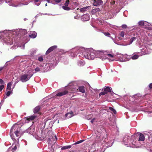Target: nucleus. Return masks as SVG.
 <instances>
[{"mask_svg":"<svg viewBox=\"0 0 152 152\" xmlns=\"http://www.w3.org/2000/svg\"><path fill=\"white\" fill-rule=\"evenodd\" d=\"M21 130L20 127L18 124H15L12 126L10 130V135L13 140H16L15 139L14 137L13 132V130L15 131L14 133L16 137H20L21 136Z\"/></svg>","mask_w":152,"mask_h":152,"instance_id":"obj_1","label":"nucleus"},{"mask_svg":"<svg viewBox=\"0 0 152 152\" xmlns=\"http://www.w3.org/2000/svg\"><path fill=\"white\" fill-rule=\"evenodd\" d=\"M73 83H69L67 85V90H71L72 92H75L79 89V91L84 93H85V87L83 86H80L77 88V87L74 85Z\"/></svg>","mask_w":152,"mask_h":152,"instance_id":"obj_2","label":"nucleus"},{"mask_svg":"<svg viewBox=\"0 0 152 152\" xmlns=\"http://www.w3.org/2000/svg\"><path fill=\"white\" fill-rule=\"evenodd\" d=\"M33 75L32 73L23 74L20 76V80L22 82H26L29 80Z\"/></svg>","mask_w":152,"mask_h":152,"instance_id":"obj_3","label":"nucleus"},{"mask_svg":"<svg viewBox=\"0 0 152 152\" xmlns=\"http://www.w3.org/2000/svg\"><path fill=\"white\" fill-rule=\"evenodd\" d=\"M53 135L51 137L49 138L48 140V143L50 145L52 144V145L53 144H54L56 142L57 140V137L56 135L53 134Z\"/></svg>","mask_w":152,"mask_h":152,"instance_id":"obj_4","label":"nucleus"},{"mask_svg":"<svg viewBox=\"0 0 152 152\" xmlns=\"http://www.w3.org/2000/svg\"><path fill=\"white\" fill-rule=\"evenodd\" d=\"M69 0H67V11L70 10H73L75 8V5H77V3H72L71 4H69Z\"/></svg>","mask_w":152,"mask_h":152,"instance_id":"obj_5","label":"nucleus"},{"mask_svg":"<svg viewBox=\"0 0 152 152\" xmlns=\"http://www.w3.org/2000/svg\"><path fill=\"white\" fill-rule=\"evenodd\" d=\"M90 19V15L88 14L83 15L81 17V19L83 21H87Z\"/></svg>","mask_w":152,"mask_h":152,"instance_id":"obj_6","label":"nucleus"},{"mask_svg":"<svg viewBox=\"0 0 152 152\" xmlns=\"http://www.w3.org/2000/svg\"><path fill=\"white\" fill-rule=\"evenodd\" d=\"M102 4L103 1L101 0H94L93 5L94 6L102 5Z\"/></svg>","mask_w":152,"mask_h":152,"instance_id":"obj_7","label":"nucleus"},{"mask_svg":"<svg viewBox=\"0 0 152 152\" xmlns=\"http://www.w3.org/2000/svg\"><path fill=\"white\" fill-rule=\"evenodd\" d=\"M53 122L52 121L51 119H48L46 120L45 123V125L48 126L49 127H51L52 126Z\"/></svg>","mask_w":152,"mask_h":152,"instance_id":"obj_8","label":"nucleus"},{"mask_svg":"<svg viewBox=\"0 0 152 152\" xmlns=\"http://www.w3.org/2000/svg\"><path fill=\"white\" fill-rule=\"evenodd\" d=\"M57 46L54 45L50 48L46 52V54L48 55L57 48Z\"/></svg>","mask_w":152,"mask_h":152,"instance_id":"obj_9","label":"nucleus"},{"mask_svg":"<svg viewBox=\"0 0 152 152\" xmlns=\"http://www.w3.org/2000/svg\"><path fill=\"white\" fill-rule=\"evenodd\" d=\"M66 94V91L65 90L63 91H61L57 93L56 95V96L60 97L63 95Z\"/></svg>","mask_w":152,"mask_h":152,"instance_id":"obj_10","label":"nucleus"},{"mask_svg":"<svg viewBox=\"0 0 152 152\" xmlns=\"http://www.w3.org/2000/svg\"><path fill=\"white\" fill-rule=\"evenodd\" d=\"M6 42L8 44L11 45L13 44V42L12 38H9L8 37L6 39Z\"/></svg>","mask_w":152,"mask_h":152,"instance_id":"obj_11","label":"nucleus"},{"mask_svg":"<svg viewBox=\"0 0 152 152\" xmlns=\"http://www.w3.org/2000/svg\"><path fill=\"white\" fill-rule=\"evenodd\" d=\"M40 109V107L39 106H37L33 110V112L34 113H39V112Z\"/></svg>","mask_w":152,"mask_h":152,"instance_id":"obj_12","label":"nucleus"},{"mask_svg":"<svg viewBox=\"0 0 152 152\" xmlns=\"http://www.w3.org/2000/svg\"><path fill=\"white\" fill-rule=\"evenodd\" d=\"M88 8H90V7L87 6L86 7H83V8L80 9V12H83L86 11H87V10H88Z\"/></svg>","mask_w":152,"mask_h":152,"instance_id":"obj_13","label":"nucleus"},{"mask_svg":"<svg viewBox=\"0 0 152 152\" xmlns=\"http://www.w3.org/2000/svg\"><path fill=\"white\" fill-rule=\"evenodd\" d=\"M37 117L35 115H33L26 118V120L28 121H32L34 120Z\"/></svg>","mask_w":152,"mask_h":152,"instance_id":"obj_14","label":"nucleus"},{"mask_svg":"<svg viewBox=\"0 0 152 152\" xmlns=\"http://www.w3.org/2000/svg\"><path fill=\"white\" fill-rule=\"evenodd\" d=\"M37 36V33L35 31H33L32 34L29 35V37L32 38H36Z\"/></svg>","mask_w":152,"mask_h":152,"instance_id":"obj_15","label":"nucleus"},{"mask_svg":"<svg viewBox=\"0 0 152 152\" xmlns=\"http://www.w3.org/2000/svg\"><path fill=\"white\" fill-rule=\"evenodd\" d=\"M140 134L139 138L138 140L142 141H144L145 140V137L143 134L141 133H140Z\"/></svg>","mask_w":152,"mask_h":152,"instance_id":"obj_16","label":"nucleus"},{"mask_svg":"<svg viewBox=\"0 0 152 152\" xmlns=\"http://www.w3.org/2000/svg\"><path fill=\"white\" fill-rule=\"evenodd\" d=\"M91 52L90 51H89L88 52H86V55H87V58L88 59L91 58V56H93V55L91 54ZM92 54L93 53H92Z\"/></svg>","mask_w":152,"mask_h":152,"instance_id":"obj_17","label":"nucleus"},{"mask_svg":"<svg viewBox=\"0 0 152 152\" xmlns=\"http://www.w3.org/2000/svg\"><path fill=\"white\" fill-rule=\"evenodd\" d=\"M74 116V114L72 111L67 113V118H70Z\"/></svg>","mask_w":152,"mask_h":152,"instance_id":"obj_18","label":"nucleus"},{"mask_svg":"<svg viewBox=\"0 0 152 152\" xmlns=\"http://www.w3.org/2000/svg\"><path fill=\"white\" fill-rule=\"evenodd\" d=\"M104 91H106L107 94L108 92H111V90L110 89V87H109L108 86L106 87L105 88H104Z\"/></svg>","mask_w":152,"mask_h":152,"instance_id":"obj_19","label":"nucleus"},{"mask_svg":"<svg viewBox=\"0 0 152 152\" xmlns=\"http://www.w3.org/2000/svg\"><path fill=\"white\" fill-rule=\"evenodd\" d=\"M136 39V37H133L131 38L129 40V43L127 45H129L132 44L134 41Z\"/></svg>","mask_w":152,"mask_h":152,"instance_id":"obj_20","label":"nucleus"},{"mask_svg":"<svg viewBox=\"0 0 152 152\" xmlns=\"http://www.w3.org/2000/svg\"><path fill=\"white\" fill-rule=\"evenodd\" d=\"M12 83L10 82L9 83H8L7 87V90H10L11 89V86L12 85Z\"/></svg>","mask_w":152,"mask_h":152,"instance_id":"obj_21","label":"nucleus"},{"mask_svg":"<svg viewBox=\"0 0 152 152\" xmlns=\"http://www.w3.org/2000/svg\"><path fill=\"white\" fill-rule=\"evenodd\" d=\"M109 109L112 111L114 114H116V111L113 108H112L111 107H109Z\"/></svg>","mask_w":152,"mask_h":152,"instance_id":"obj_22","label":"nucleus"},{"mask_svg":"<svg viewBox=\"0 0 152 152\" xmlns=\"http://www.w3.org/2000/svg\"><path fill=\"white\" fill-rule=\"evenodd\" d=\"M78 65L80 66H83L85 64V62L84 61H80L78 62Z\"/></svg>","mask_w":152,"mask_h":152,"instance_id":"obj_23","label":"nucleus"},{"mask_svg":"<svg viewBox=\"0 0 152 152\" xmlns=\"http://www.w3.org/2000/svg\"><path fill=\"white\" fill-rule=\"evenodd\" d=\"M138 57H139V56L138 55H134V56H132L131 57V58H132V59L135 60V59H137Z\"/></svg>","mask_w":152,"mask_h":152,"instance_id":"obj_24","label":"nucleus"},{"mask_svg":"<svg viewBox=\"0 0 152 152\" xmlns=\"http://www.w3.org/2000/svg\"><path fill=\"white\" fill-rule=\"evenodd\" d=\"M33 130H34V129L30 128L29 129H28L27 132H28L29 131V133L31 134H33V133L31 131Z\"/></svg>","mask_w":152,"mask_h":152,"instance_id":"obj_25","label":"nucleus"},{"mask_svg":"<svg viewBox=\"0 0 152 152\" xmlns=\"http://www.w3.org/2000/svg\"><path fill=\"white\" fill-rule=\"evenodd\" d=\"M104 34L105 36L109 37L113 39V38L112 37H111L110 36V34L109 32H105L104 33Z\"/></svg>","mask_w":152,"mask_h":152,"instance_id":"obj_26","label":"nucleus"},{"mask_svg":"<svg viewBox=\"0 0 152 152\" xmlns=\"http://www.w3.org/2000/svg\"><path fill=\"white\" fill-rule=\"evenodd\" d=\"M107 94V93L106 91H104L103 92L100 93L99 94V96H100L102 95H104Z\"/></svg>","mask_w":152,"mask_h":152,"instance_id":"obj_27","label":"nucleus"},{"mask_svg":"<svg viewBox=\"0 0 152 152\" xmlns=\"http://www.w3.org/2000/svg\"><path fill=\"white\" fill-rule=\"evenodd\" d=\"M65 6H63L62 8L65 10H66V1L64 4Z\"/></svg>","mask_w":152,"mask_h":152,"instance_id":"obj_28","label":"nucleus"},{"mask_svg":"<svg viewBox=\"0 0 152 152\" xmlns=\"http://www.w3.org/2000/svg\"><path fill=\"white\" fill-rule=\"evenodd\" d=\"M84 141V140H80L76 142L75 143L73 144V145H77L81 142H82Z\"/></svg>","mask_w":152,"mask_h":152,"instance_id":"obj_29","label":"nucleus"},{"mask_svg":"<svg viewBox=\"0 0 152 152\" xmlns=\"http://www.w3.org/2000/svg\"><path fill=\"white\" fill-rule=\"evenodd\" d=\"M99 54L101 55H103L104 52L102 51H98L97 52V54Z\"/></svg>","mask_w":152,"mask_h":152,"instance_id":"obj_30","label":"nucleus"},{"mask_svg":"<svg viewBox=\"0 0 152 152\" xmlns=\"http://www.w3.org/2000/svg\"><path fill=\"white\" fill-rule=\"evenodd\" d=\"M139 24L140 26H143L144 25V22L143 21H141L139 22Z\"/></svg>","mask_w":152,"mask_h":152,"instance_id":"obj_31","label":"nucleus"},{"mask_svg":"<svg viewBox=\"0 0 152 152\" xmlns=\"http://www.w3.org/2000/svg\"><path fill=\"white\" fill-rule=\"evenodd\" d=\"M38 60L39 61H40V62H42L43 61V58L42 56H41V57H39L38 58Z\"/></svg>","mask_w":152,"mask_h":152,"instance_id":"obj_32","label":"nucleus"},{"mask_svg":"<svg viewBox=\"0 0 152 152\" xmlns=\"http://www.w3.org/2000/svg\"><path fill=\"white\" fill-rule=\"evenodd\" d=\"M12 91H7L6 94L7 96H9L10 95Z\"/></svg>","mask_w":152,"mask_h":152,"instance_id":"obj_33","label":"nucleus"},{"mask_svg":"<svg viewBox=\"0 0 152 152\" xmlns=\"http://www.w3.org/2000/svg\"><path fill=\"white\" fill-rule=\"evenodd\" d=\"M91 12L92 14H94L96 12L94 9L92 10Z\"/></svg>","mask_w":152,"mask_h":152,"instance_id":"obj_34","label":"nucleus"},{"mask_svg":"<svg viewBox=\"0 0 152 152\" xmlns=\"http://www.w3.org/2000/svg\"><path fill=\"white\" fill-rule=\"evenodd\" d=\"M121 36L123 37L124 35V31H121L120 33Z\"/></svg>","mask_w":152,"mask_h":152,"instance_id":"obj_35","label":"nucleus"},{"mask_svg":"<svg viewBox=\"0 0 152 152\" xmlns=\"http://www.w3.org/2000/svg\"><path fill=\"white\" fill-rule=\"evenodd\" d=\"M4 88V85H1L0 86V92Z\"/></svg>","mask_w":152,"mask_h":152,"instance_id":"obj_36","label":"nucleus"},{"mask_svg":"<svg viewBox=\"0 0 152 152\" xmlns=\"http://www.w3.org/2000/svg\"><path fill=\"white\" fill-rule=\"evenodd\" d=\"M121 27L123 28H126L127 27V26L125 24H123L122 25Z\"/></svg>","mask_w":152,"mask_h":152,"instance_id":"obj_37","label":"nucleus"},{"mask_svg":"<svg viewBox=\"0 0 152 152\" xmlns=\"http://www.w3.org/2000/svg\"><path fill=\"white\" fill-rule=\"evenodd\" d=\"M35 70L36 72H39L40 71V70L39 67H37L35 68Z\"/></svg>","mask_w":152,"mask_h":152,"instance_id":"obj_38","label":"nucleus"},{"mask_svg":"<svg viewBox=\"0 0 152 152\" xmlns=\"http://www.w3.org/2000/svg\"><path fill=\"white\" fill-rule=\"evenodd\" d=\"M96 12H97L100 11V10L99 8H96L94 9Z\"/></svg>","mask_w":152,"mask_h":152,"instance_id":"obj_39","label":"nucleus"},{"mask_svg":"<svg viewBox=\"0 0 152 152\" xmlns=\"http://www.w3.org/2000/svg\"><path fill=\"white\" fill-rule=\"evenodd\" d=\"M0 83L1 84H3L4 83V81L1 79L0 78Z\"/></svg>","mask_w":152,"mask_h":152,"instance_id":"obj_40","label":"nucleus"},{"mask_svg":"<svg viewBox=\"0 0 152 152\" xmlns=\"http://www.w3.org/2000/svg\"><path fill=\"white\" fill-rule=\"evenodd\" d=\"M107 56L108 57H113L114 56L113 55L111 54H108Z\"/></svg>","mask_w":152,"mask_h":152,"instance_id":"obj_41","label":"nucleus"},{"mask_svg":"<svg viewBox=\"0 0 152 152\" xmlns=\"http://www.w3.org/2000/svg\"><path fill=\"white\" fill-rule=\"evenodd\" d=\"M66 149V146H64L61 148V149L62 150Z\"/></svg>","mask_w":152,"mask_h":152,"instance_id":"obj_42","label":"nucleus"},{"mask_svg":"<svg viewBox=\"0 0 152 152\" xmlns=\"http://www.w3.org/2000/svg\"><path fill=\"white\" fill-rule=\"evenodd\" d=\"M17 146H16V145H15V146L12 148V149L14 150L15 151L16 150V149H17Z\"/></svg>","mask_w":152,"mask_h":152,"instance_id":"obj_43","label":"nucleus"},{"mask_svg":"<svg viewBox=\"0 0 152 152\" xmlns=\"http://www.w3.org/2000/svg\"><path fill=\"white\" fill-rule=\"evenodd\" d=\"M149 88H150V89L152 88V83L149 84Z\"/></svg>","mask_w":152,"mask_h":152,"instance_id":"obj_44","label":"nucleus"},{"mask_svg":"<svg viewBox=\"0 0 152 152\" xmlns=\"http://www.w3.org/2000/svg\"><path fill=\"white\" fill-rule=\"evenodd\" d=\"M67 145V149L71 148V145Z\"/></svg>","mask_w":152,"mask_h":152,"instance_id":"obj_45","label":"nucleus"},{"mask_svg":"<svg viewBox=\"0 0 152 152\" xmlns=\"http://www.w3.org/2000/svg\"><path fill=\"white\" fill-rule=\"evenodd\" d=\"M61 1V0H55V1L57 3L60 2Z\"/></svg>","mask_w":152,"mask_h":152,"instance_id":"obj_46","label":"nucleus"},{"mask_svg":"<svg viewBox=\"0 0 152 152\" xmlns=\"http://www.w3.org/2000/svg\"><path fill=\"white\" fill-rule=\"evenodd\" d=\"M4 68V67H0V72Z\"/></svg>","mask_w":152,"mask_h":152,"instance_id":"obj_47","label":"nucleus"},{"mask_svg":"<svg viewBox=\"0 0 152 152\" xmlns=\"http://www.w3.org/2000/svg\"><path fill=\"white\" fill-rule=\"evenodd\" d=\"M115 1H113V2H111V4H114L115 3Z\"/></svg>","mask_w":152,"mask_h":152,"instance_id":"obj_48","label":"nucleus"},{"mask_svg":"<svg viewBox=\"0 0 152 152\" xmlns=\"http://www.w3.org/2000/svg\"><path fill=\"white\" fill-rule=\"evenodd\" d=\"M94 119H93L91 121V122L92 123H93V122H94Z\"/></svg>","mask_w":152,"mask_h":152,"instance_id":"obj_49","label":"nucleus"},{"mask_svg":"<svg viewBox=\"0 0 152 152\" xmlns=\"http://www.w3.org/2000/svg\"><path fill=\"white\" fill-rule=\"evenodd\" d=\"M6 2H9L11 0H5Z\"/></svg>","mask_w":152,"mask_h":152,"instance_id":"obj_50","label":"nucleus"},{"mask_svg":"<svg viewBox=\"0 0 152 152\" xmlns=\"http://www.w3.org/2000/svg\"><path fill=\"white\" fill-rule=\"evenodd\" d=\"M72 51H73V52H74L75 51H76V50L75 49H73L72 50Z\"/></svg>","mask_w":152,"mask_h":152,"instance_id":"obj_51","label":"nucleus"},{"mask_svg":"<svg viewBox=\"0 0 152 152\" xmlns=\"http://www.w3.org/2000/svg\"><path fill=\"white\" fill-rule=\"evenodd\" d=\"M7 98V96H6L5 95L4 96L3 98V99H5Z\"/></svg>","mask_w":152,"mask_h":152,"instance_id":"obj_52","label":"nucleus"},{"mask_svg":"<svg viewBox=\"0 0 152 152\" xmlns=\"http://www.w3.org/2000/svg\"><path fill=\"white\" fill-rule=\"evenodd\" d=\"M68 92H69V91H68L67 90V94H68Z\"/></svg>","mask_w":152,"mask_h":152,"instance_id":"obj_53","label":"nucleus"},{"mask_svg":"<svg viewBox=\"0 0 152 152\" xmlns=\"http://www.w3.org/2000/svg\"><path fill=\"white\" fill-rule=\"evenodd\" d=\"M18 81H18H18H16L15 82V83H18Z\"/></svg>","mask_w":152,"mask_h":152,"instance_id":"obj_54","label":"nucleus"},{"mask_svg":"<svg viewBox=\"0 0 152 152\" xmlns=\"http://www.w3.org/2000/svg\"><path fill=\"white\" fill-rule=\"evenodd\" d=\"M65 116L66 117V114L65 115Z\"/></svg>","mask_w":152,"mask_h":152,"instance_id":"obj_55","label":"nucleus"},{"mask_svg":"<svg viewBox=\"0 0 152 152\" xmlns=\"http://www.w3.org/2000/svg\"><path fill=\"white\" fill-rule=\"evenodd\" d=\"M94 90L95 91H97V89H94Z\"/></svg>","mask_w":152,"mask_h":152,"instance_id":"obj_56","label":"nucleus"},{"mask_svg":"<svg viewBox=\"0 0 152 152\" xmlns=\"http://www.w3.org/2000/svg\"><path fill=\"white\" fill-rule=\"evenodd\" d=\"M40 4V3H38L37 4V5H39V4Z\"/></svg>","mask_w":152,"mask_h":152,"instance_id":"obj_57","label":"nucleus"},{"mask_svg":"<svg viewBox=\"0 0 152 152\" xmlns=\"http://www.w3.org/2000/svg\"><path fill=\"white\" fill-rule=\"evenodd\" d=\"M75 54L74 53V54H73V56H75Z\"/></svg>","mask_w":152,"mask_h":152,"instance_id":"obj_58","label":"nucleus"},{"mask_svg":"<svg viewBox=\"0 0 152 152\" xmlns=\"http://www.w3.org/2000/svg\"><path fill=\"white\" fill-rule=\"evenodd\" d=\"M47 6V4L46 3V4H45V6Z\"/></svg>","mask_w":152,"mask_h":152,"instance_id":"obj_59","label":"nucleus"},{"mask_svg":"<svg viewBox=\"0 0 152 152\" xmlns=\"http://www.w3.org/2000/svg\"><path fill=\"white\" fill-rule=\"evenodd\" d=\"M4 100H3V102H4Z\"/></svg>","mask_w":152,"mask_h":152,"instance_id":"obj_60","label":"nucleus"},{"mask_svg":"<svg viewBox=\"0 0 152 152\" xmlns=\"http://www.w3.org/2000/svg\"><path fill=\"white\" fill-rule=\"evenodd\" d=\"M1 31H0V33H1Z\"/></svg>","mask_w":152,"mask_h":152,"instance_id":"obj_61","label":"nucleus"}]
</instances>
